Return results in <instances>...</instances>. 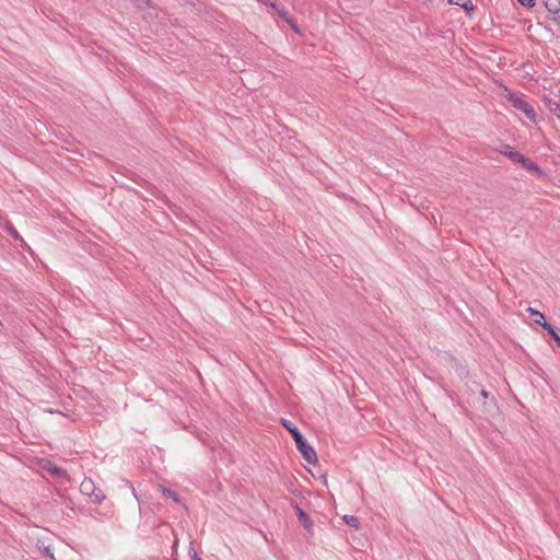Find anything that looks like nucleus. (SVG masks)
Wrapping results in <instances>:
<instances>
[{"label": "nucleus", "instance_id": "obj_4", "mask_svg": "<svg viewBox=\"0 0 560 560\" xmlns=\"http://www.w3.org/2000/svg\"><path fill=\"white\" fill-rule=\"evenodd\" d=\"M522 167L528 172L535 173L538 177H547V174L532 160L523 156V160L520 162Z\"/></svg>", "mask_w": 560, "mask_h": 560}, {"label": "nucleus", "instance_id": "obj_8", "mask_svg": "<svg viewBox=\"0 0 560 560\" xmlns=\"http://www.w3.org/2000/svg\"><path fill=\"white\" fill-rule=\"evenodd\" d=\"M542 328H545L549 332L550 337L555 340L557 346L560 348V335L558 332V329L547 322H544Z\"/></svg>", "mask_w": 560, "mask_h": 560}, {"label": "nucleus", "instance_id": "obj_17", "mask_svg": "<svg viewBox=\"0 0 560 560\" xmlns=\"http://www.w3.org/2000/svg\"><path fill=\"white\" fill-rule=\"evenodd\" d=\"M517 1L520 2V4H522L523 7H525L527 9H532L536 4L535 0H517Z\"/></svg>", "mask_w": 560, "mask_h": 560}, {"label": "nucleus", "instance_id": "obj_15", "mask_svg": "<svg viewBox=\"0 0 560 560\" xmlns=\"http://www.w3.org/2000/svg\"><path fill=\"white\" fill-rule=\"evenodd\" d=\"M162 493L164 497L171 498L174 501L179 502L178 494L175 491H173L172 489L163 488Z\"/></svg>", "mask_w": 560, "mask_h": 560}, {"label": "nucleus", "instance_id": "obj_16", "mask_svg": "<svg viewBox=\"0 0 560 560\" xmlns=\"http://www.w3.org/2000/svg\"><path fill=\"white\" fill-rule=\"evenodd\" d=\"M7 231L10 233V235L14 240H20L21 242H23V238L21 237V235L19 234V232L12 225L7 226Z\"/></svg>", "mask_w": 560, "mask_h": 560}, {"label": "nucleus", "instance_id": "obj_20", "mask_svg": "<svg viewBox=\"0 0 560 560\" xmlns=\"http://www.w3.org/2000/svg\"><path fill=\"white\" fill-rule=\"evenodd\" d=\"M480 395L485 400L489 397V393L486 389H481Z\"/></svg>", "mask_w": 560, "mask_h": 560}, {"label": "nucleus", "instance_id": "obj_1", "mask_svg": "<svg viewBox=\"0 0 560 560\" xmlns=\"http://www.w3.org/2000/svg\"><path fill=\"white\" fill-rule=\"evenodd\" d=\"M281 423L290 432L292 439L295 442L296 448L301 453L302 457L308 464H312V465L316 464L317 463L316 452L307 443L306 439L303 436V434L300 432V430L290 420L282 419Z\"/></svg>", "mask_w": 560, "mask_h": 560}, {"label": "nucleus", "instance_id": "obj_2", "mask_svg": "<svg viewBox=\"0 0 560 560\" xmlns=\"http://www.w3.org/2000/svg\"><path fill=\"white\" fill-rule=\"evenodd\" d=\"M508 100L515 109L523 112L530 121L536 120V110L526 102L523 94L510 92Z\"/></svg>", "mask_w": 560, "mask_h": 560}, {"label": "nucleus", "instance_id": "obj_21", "mask_svg": "<svg viewBox=\"0 0 560 560\" xmlns=\"http://www.w3.org/2000/svg\"><path fill=\"white\" fill-rule=\"evenodd\" d=\"M257 1L260 2V3H264V4L268 5V7H270V2H275L273 0H257Z\"/></svg>", "mask_w": 560, "mask_h": 560}, {"label": "nucleus", "instance_id": "obj_22", "mask_svg": "<svg viewBox=\"0 0 560 560\" xmlns=\"http://www.w3.org/2000/svg\"><path fill=\"white\" fill-rule=\"evenodd\" d=\"M194 559L195 560H200V558H198L196 555L194 556Z\"/></svg>", "mask_w": 560, "mask_h": 560}, {"label": "nucleus", "instance_id": "obj_5", "mask_svg": "<svg viewBox=\"0 0 560 560\" xmlns=\"http://www.w3.org/2000/svg\"><path fill=\"white\" fill-rule=\"evenodd\" d=\"M500 153L509 158L514 163H520L524 156L510 144H502Z\"/></svg>", "mask_w": 560, "mask_h": 560}, {"label": "nucleus", "instance_id": "obj_18", "mask_svg": "<svg viewBox=\"0 0 560 560\" xmlns=\"http://www.w3.org/2000/svg\"><path fill=\"white\" fill-rule=\"evenodd\" d=\"M552 20L560 27V10L558 11V13L552 14Z\"/></svg>", "mask_w": 560, "mask_h": 560}, {"label": "nucleus", "instance_id": "obj_3", "mask_svg": "<svg viewBox=\"0 0 560 560\" xmlns=\"http://www.w3.org/2000/svg\"><path fill=\"white\" fill-rule=\"evenodd\" d=\"M270 8H272L277 14L283 19L295 32H299L295 19H293V16L282 4L278 3L277 1L270 2Z\"/></svg>", "mask_w": 560, "mask_h": 560}, {"label": "nucleus", "instance_id": "obj_9", "mask_svg": "<svg viewBox=\"0 0 560 560\" xmlns=\"http://www.w3.org/2000/svg\"><path fill=\"white\" fill-rule=\"evenodd\" d=\"M542 2L550 14L558 13L560 10V0H542Z\"/></svg>", "mask_w": 560, "mask_h": 560}, {"label": "nucleus", "instance_id": "obj_19", "mask_svg": "<svg viewBox=\"0 0 560 560\" xmlns=\"http://www.w3.org/2000/svg\"><path fill=\"white\" fill-rule=\"evenodd\" d=\"M45 556L49 557L51 560H56L54 553L51 552L49 547H46L44 550Z\"/></svg>", "mask_w": 560, "mask_h": 560}, {"label": "nucleus", "instance_id": "obj_10", "mask_svg": "<svg viewBox=\"0 0 560 560\" xmlns=\"http://www.w3.org/2000/svg\"><path fill=\"white\" fill-rule=\"evenodd\" d=\"M45 469L55 477H63L66 475V471L62 468H60L51 463H48L45 466Z\"/></svg>", "mask_w": 560, "mask_h": 560}, {"label": "nucleus", "instance_id": "obj_13", "mask_svg": "<svg viewBox=\"0 0 560 560\" xmlns=\"http://www.w3.org/2000/svg\"><path fill=\"white\" fill-rule=\"evenodd\" d=\"M90 498L92 499V501L94 503H102L105 500L106 495H105V493L101 489L96 488V490L94 491L93 495L90 497Z\"/></svg>", "mask_w": 560, "mask_h": 560}, {"label": "nucleus", "instance_id": "obj_7", "mask_svg": "<svg viewBox=\"0 0 560 560\" xmlns=\"http://www.w3.org/2000/svg\"><path fill=\"white\" fill-rule=\"evenodd\" d=\"M96 490V487L92 479L85 478L81 485H80V491L82 494H85L88 497H92L94 491Z\"/></svg>", "mask_w": 560, "mask_h": 560}, {"label": "nucleus", "instance_id": "obj_14", "mask_svg": "<svg viewBox=\"0 0 560 560\" xmlns=\"http://www.w3.org/2000/svg\"><path fill=\"white\" fill-rule=\"evenodd\" d=\"M343 521L347 525H349L351 527H355V528H358L359 524H360L359 518L353 515H345Z\"/></svg>", "mask_w": 560, "mask_h": 560}, {"label": "nucleus", "instance_id": "obj_12", "mask_svg": "<svg viewBox=\"0 0 560 560\" xmlns=\"http://www.w3.org/2000/svg\"><path fill=\"white\" fill-rule=\"evenodd\" d=\"M528 311L534 316V322L542 327L544 322H546L545 315L539 311L533 310L532 307H529Z\"/></svg>", "mask_w": 560, "mask_h": 560}, {"label": "nucleus", "instance_id": "obj_11", "mask_svg": "<svg viewBox=\"0 0 560 560\" xmlns=\"http://www.w3.org/2000/svg\"><path fill=\"white\" fill-rule=\"evenodd\" d=\"M448 2L451 4L458 5V7L463 8V9H465L466 11L474 10V5H472L471 0H448Z\"/></svg>", "mask_w": 560, "mask_h": 560}, {"label": "nucleus", "instance_id": "obj_6", "mask_svg": "<svg viewBox=\"0 0 560 560\" xmlns=\"http://www.w3.org/2000/svg\"><path fill=\"white\" fill-rule=\"evenodd\" d=\"M293 508L295 510L298 520L303 524L306 530H310L313 526V522L311 521L307 513L304 510H302L296 503L293 505Z\"/></svg>", "mask_w": 560, "mask_h": 560}]
</instances>
